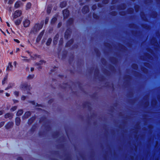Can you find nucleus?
Listing matches in <instances>:
<instances>
[{"mask_svg":"<svg viewBox=\"0 0 160 160\" xmlns=\"http://www.w3.org/2000/svg\"><path fill=\"white\" fill-rule=\"evenodd\" d=\"M43 25V23L41 24H36L32 28L31 31V33L36 34L42 27Z\"/></svg>","mask_w":160,"mask_h":160,"instance_id":"nucleus-1","label":"nucleus"},{"mask_svg":"<svg viewBox=\"0 0 160 160\" xmlns=\"http://www.w3.org/2000/svg\"><path fill=\"white\" fill-rule=\"evenodd\" d=\"M19 87L21 89L24 91L29 90L31 88L30 85L25 82L21 83Z\"/></svg>","mask_w":160,"mask_h":160,"instance_id":"nucleus-2","label":"nucleus"},{"mask_svg":"<svg viewBox=\"0 0 160 160\" xmlns=\"http://www.w3.org/2000/svg\"><path fill=\"white\" fill-rule=\"evenodd\" d=\"M22 14V12L20 10H16L13 14V18L14 19L16 18L20 17Z\"/></svg>","mask_w":160,"mask_h":160,"instance_id":"nucleus-3","label":"nucleus"},{"mask_svg":"<svg viewBox=\"0 0 160 160\" xmlns=\"http://www.w3.org/2000/svg\"><path fill=\"white\" fill-rule=\"evenodd\" d=\"M13 122H9L5 124V127L6 129H9L13 127Z\"/></svg>","mask_w":160,"mask_h":160,"instance_id":"nucleus-4","label":"nucleus"},{"mask_svg":"<svg viewBox=\"0 0 160 160\" xmlns=\"http://www.w3.org/2000/svg\"><path fill=\"white\" fill-rule=\"evenodd\" d=\"M23 25L25 27H28L30 25V21L29 20L25 19L23 22Z\"/></svg>","mask_w":160,"mask_h":160,"instance_id":"nucleus-5","label":"nucleus"},{"mask_svg":"<svg viewBox=\"0 0 160 160\" xmlns=\"http://www.w3.org/2000/svg\"><path fill=\"white\" fill-rule=\"evenodd\" d=\"M22 5V2L20 1H18L15 3L14 7L16 8H18Z\"/></svg>","mask_w":160,"mask_h":160,"instance_id":"nucleus-6","label":"nucleus"},{"mask_svg":"<svg viewBox=\"0 0 160 160\" xmlns=\"http://www.w3.org/2000/svg\"><path fill=\"white\" fill-rule=\"evenodd\" d=\"M12 68L13 66L12 65L11 63L9 62V63L8 66L7 67L6 71H11L12 69Z\"/></svg>","mask_w":160,"mask_h":160,"instance_id":"nucleus-7","label":"nucleus"},{"mask_svg":"<svg viewBox=\"0 0 160 160\" xmlns=\"http://www.w3.org/2000/svg\"><path fill=\"white\" fill-rule=\"evenodd\" d=\"M69 11L67 9L63 11V15L64 18H67L69 15Z\"/></svg>","mask_w":160,"mask_h":160,"instance_id":"nucleus-8","label":"nucleus"},{"mask_svg":"<svg viewBox=\"0 0 160 160\" xmlns=\"http://www.w3.org/2000/svg\"><path fill=\"white\" fill-rule=\"evenodd\" d=\"M89 11L88 7L87 6H85L82 9V12L84 13H86L88 12Z\"/></svg>","mask_w":160,"mask_h":160,"instance_id":"nucleus-9","label":"nucleus"},{"mask_svg":"<svg viewBox=\"0 0 160 160\" xmlns=\"http://www.w3.org/2000/svg\"><path fill=\"white\" fill-rule=\"evenodd\" d=\"M13 116L12 114L10 113H8L5 115L4 117L5 118H9L11 119L12 118Z\"/></svg>","mask_w":160,"mask_h":160,"instance_id":"nucleus-10","label":"nucleus"},{"mask_svg":"<svg viewBox=\"0 0 160 160\" xmlns=\"http://www.w3.org/2000/svg\"><path fill=\"white\" fill-rule=\"evenodd\" d=\"M59 37V35L58 34H57L54 38L53 43L54 44H56L57 42V40Z\"/></svg>","mask_w":160,"mask_h":160,"instance_id":"nucleus-11","label":"nucleus"},{"mask_svg":"<svg viewBox=\"0 0 160 160\" xmlns=\"http://www.w3.org/2000/svg\"><path fill=\"white\" fill-rule=\"evenodd\" d=\"M20 119L19 118L17 117L16 119V124L17 125H19L20 122Z\"/></svg>","mask_w":160,"mask_h":160,"instance_id":"nucleus-12","label":"nucleus"},{"mask_svg":"<svg viewBox=\"0 0 160 160\" xmlns=\"http://www.w3.org/2000/svg\"><path fill=\"white\" fill-rule=\"evenodd\" d=\"M21 19L16 20L15 22V24L17 25H19L21 23Z\"/></svg>","mask_w":160,"mask_h":160,"instance_id":"nucleus-13","label":"nucleus"},{"mask_svg":"<svg viewBox=\"0 0 160 160\" xmlns=\"http://www.w3.org/2000/svg\"><path fill=\"white\" fill-rule=\"evenodd\" d=\"M43 34H44V32H41L40 33L39 35V36L38 37L37 39L38 40H40L41 39L42 36H43Z\"/></svg>","mask_w":160,"mask_h":160,"instance_id":"nucleus-14","label":"nucleus"},{"mask_svg":"<svg viewBox=\"0 0 160 160\" xmlns=\"http://www.w3.org/2000/svg\"><path fill=\"white\" fill-rule=\"evenodd\" d=\"M23 113V111L22 110H20L18 112L17 115L18 116H20Z\"/></svg>","mask_w":160,"mask_h":160,"instance_id":"nucleus-15","label":"nucleus"},{"mask_svg":"<svg viewBox=\"0 0 160 160\" xmlns=\"http://www.w3.org/2000/svg\"><path fill=\"white\" fill-rule=\"evenodd\" d=\"M31 6V3L30 2H28L27 3L26 6V9H28L30 8Z\"/></svg>","mask_w":160,"mask_h":160,"instance_id":"nucleus-16","label":"nucleus"},{"mask_svg":"<svg viewBox=\"0 0 160 160\" xmlns=\"http://www.w3.org/2000/svg\"><path fill=\"white\" fill-rule=\"evenodd\" d=\"M66 6V2H61L60 4V6L62 8L65 7Z\"/></svg>","mask_w":160,"mask_h":160,"instance_id":"nucleus-17","label":"nucleus"},{"mask_svg":"<svg viewBox=\"0 0 160 160\" xmlns=\"http://www.w3.org/2000/svg\"><path fill=\"white\" fill-rule=\"evenodd\" d=\"M45 63V62L44 61L41 60L39 61V62L36 63V64L37 65H41Z\"/></svg>","mask_w":160,"mask_h":160,"instance_id":"nucleus-18","label":"nucleus"},{"mask_svg":"<svg viewBox=\"0 0 160 160\" xmlns=\"http://www.w3.org/2000/svg\"><path fill=\"white\" fill-rule=\"evenodd\" d=\"M52 39L50 38H49L47 40V41L46 43V45L48 46L52 42Z\"/></svg>","mask_w":160,"mask_h":160,"instance_id":"nucleus-19","label":"nucleus"},{"mask_svg":"<svg viewBox=\"0 0 160 160\" xmlns=\"http://www.w3.org/2000/svg\"><path fill=\"white\" fill-rule=\"evenodd\" d=\"M30 112H27L25 113V114H24V117L25 118H27L28 116H30Z\"/></svg>","mask_w":160,"mask_h":160,"instance_id":"nucleus-20","label":"nucleus"},{"mask_svg":"<svg viewBox=\"0 0 160 160\" xmlns=\"http://www.w3.org/2000/svg\"><path fill=\"white\" fill-rule=\"evenodd\" d=\"M52 9L51 7H48L47 9V12L48 13H49L51 12Z\"/></svg>","mask_w":160,"mask_h":160,"instance_id":"nucleus-21","label":"nucleus"},{"mask_svg":"<svg viewBox=\"0 0 160 160\" xmlns=\"http://www.w3.org/2000/svg\"><path fill=\"white\" fill-rule=\"evenodd\" d=\"M34 76L33 74L30 75L27 78L29 79H31L34 78Z\"/></svg>","mask_w":160,"mask_h":160,"instance_id":"nucleus-22","label":"nucleus"},{"mask_svg":"<svg viewBox=\"0 0 160 160\" xmlns=\"http://www.w3.org/2000/svg\"><path fill=\"white\" fill-rule=\"evenodd\" d=\"M57 20V18H53L52 20L51 23L52 24L54 23Z\"/></svg>","mask_w":160,"mask_h":160,"instance_id":"nucleus-23","label":"nucleus"},{"mask_svg":"<svg viewBox=\"0 0 160 160\" xmlns=\"http://www.w3.org/2000/svg\"><path fill=\"white\" fill-rule=\"evenodd\" d=\"M17 108V106H14L11 109V111H14L15 110H16Z\"/></svg>","mask_w":160,"mask_h":160,"instance_id":"nucleus-24","label":"nucleus"},{"mask_svg":"<svg viewBox=\"0 0 160 160\" xmlns=\"http://www.w3.org/2000/svg\"><path fill=\"white\" fill-rule=\"evenodd\" d=\"M7 76H6L4 78L3 80L2 81V84H4L5 83L4 81H6L7 79Z\"/></svg>","mask_w":160,"mask_h":160,"instance_id":"nucleus-25","label":"nucleus"},{"mask_svg":"<svg viewBox=\"0 0 160 160\" xmlns=\"http://www.w3.org/2000/svg\"><path fill=\"white\" fill-rule=\"evenodd\" d=\"M5 122H0V128L2 127L4 124Z\"/></svg>","mask_w":160,"mask_h":160,"instance_id":"nucleus-26","label":"nucleus"},{"mask_svg":"<svg viewBox=\"0 0 160 160\" xmlns=\"http://www.w3.org/2000/svg\"><path fill=\"white\" fill-rule=\"evenodd\" d=\"M19 92L18 91H15L14 92V94L16 96H18L19 95Z\"/></svg>","mask_w":160,"mask_h":160,"instance_id":"nucleus-27","label":"nucleus"},{"mask_svg":"<svg viewBox=\"0 0 160 160\" xmlns=\"http://www.w3.org/2000/svg\"><path fill=\"white\" fill-rule=\"evenodd\" d=\"M48 18H46L45 20V24H47V23H48Z\"/></svg>","mask_w":160,"mask_h":160,"instance_id":"nucleus-28","label":"nucleus"},{"mask_svg":"<svg viewBox=\"0 0 160 160\" xmlns=\"http://www.w3.org/2000/svg\"><path fill=\"white\" fill-rule=\"evenodd\" d=\"M26 97L24 96H22L21 97V99L22 100H24L26 99Z\"/></svg>","mask_w":160,"mask_h":160,"instance_id":"nucleus-29","label":"nucleus"},{"mask_svg":"<svg viewBox=\"0 0 160 160\" xmlns=\"http://www.w3.org/2000/svg\"><path fill=\"white\" fill-rule=\"evenodd\" d=\"M23 60L27 62H29L30 61V59H23Z\"/></svg>","mask_w":160,"mask_h":160,"instance_id":"nucleus-30","label":"nucleus"},{"mask_svg":"<svg viewBox=\"0 0 160 160\" xmlns=\"http://www.w3.org/2000/svg\"><path fill=\"white\" fill-rule=\"evenodd\" d=\"M13 86V85L12 84V86H8L6 89H5V90H7L9 89L10 88H11L12 86Z\"/></svg>","mask_w":160,"mask_h":160,"instance_id":"nucleus-31","label":"nucleus"},{"mask_svg":"<svg viewBox=\"0 0 160 160\" xmlns=\"http://www.w3.org/2000/svg\"><path fill=\"white\" fill-rule=\"evenodd\" d=\"M14 41L16 42H17V43H19L20 42V41H19V40L18 39H14Z\"/></svg>","mask_w":160,"mask_h":160,"instance_id":"nucleus-32","label":"nucleus"},{"mask_svg":"<svg viewBox=\"0 0 160 160\" xmlns=\"http://www.w3.org/2000/svg\"><path fill=\"white\" fill-rule=\"evenodd\" d=\"M96 8V5H93L92 6V8L93 10H95Z\"/></svg>","mask_w":160,"mask_h":160,"instance_id":"nucleus-33","label":"nucleus"},{"mask_svg":"<svg viewBox=\"0 0 160 160\" xmlns=\"http://www.w3.org/2000/svg\"><path fill=\"white\" fill-rule=\"evenodd\" d=\"M3 111H0V115H1L3 114Z\"/></svg>","mask_w":160,"mask_h":160,"instance_id":"nucleus-34","label":"nucleus"},{"mask_svg":"<svg viewBox=\"0 0 160 160\" xmlns=\"http://www.w3.org/2000/svg\"><path fill=\"white\" fill-rule=\"evenodd\" d=\"M32 102V104H33V105H38L37 103H36V104L35 103V102Z\"/></svg>","mask_w":160,"mask_h":160,"instance_id":"nucleus-35","label":"nucleus"},{"mask_svg":"<svg viewBox=\"0 0 160 160\" xmlns=\"http://www.w3.org/2000/svg\"><path fill=\"white\" fill-rule=\"evenodd\" d=\"M8 3L9 4H12V1L11 0H9L8 1Z\"/></svg>","mask_w":160,"mask_h":160,"instance_id":"nucleus-36","label":"nucleus"},{"mask_svg":"<svg viewBox=\"0 0 160 160\" xmlns=\"http://www.w3.org/2000/svg\"><path fill=\"white\" fill-rule=\"evenodd\" d=\"M6 95L7 97H9V96H10V94H9L8 93H6Z\"/></svg>","mask_w":160,"mask_h":160,"instance_id":"nucleus-37","label":"nucleus"},{"mask_svg":"<svg viewBox=\"0 0 160 160\" xmlns=\"http://www.w3.org/2000/svg\"><path fill=\"white\" fill-rule=\"evenodd\" d=\"M34 70V68H31V72H32Z\"/></svg>","mask_w":160,"mask_h":160,"instance_id":"nucleus-38","label":"nucleus"},{"mask_svg":"<svg viewBox=\"0 0 160 160\" xmlns=\"http://www.w3.org/2000/svg\"><path fill=\"white\" fill-rule=\"evenodd\" d=\"M13 101L14 103H17L18 102V101L17 100H14Z\"/></svg>","mask_w":160,"mask_h":160,"instance_id":"nucleus-39","label":"nucleus"},{"mask_svg":"<svg viewBox=\"0 0 160 160\" xmlns=\"http://www.w3.org/2000/svg\"><path fill=\"white\" fill-rule=\"evenodd\" d=\"M17 160H22V158H18Z\"/></svg>","mask_w":160,"mask_h":160,"instance_id":"nucleus-40","label":"nucleus"},{"mask_svg":"<svg viewBox=\"0 0 160 160\" xmlns=\"http://www.w3.org/2000/svg\"><path fill=\"white\" fill-rule=\"evenodd\" d=\"M13 64H14V66H16V64H17V63H16V62H14L13 63Z\"/></svg>","mask_w":160,"mask_h":160,"instance_id":"nucleus-41","label":"nucleus"},{"mask_svg":"<svg viewBox=\"0 0 160 160\" xmlns=\"http://www.w3.org/2000/svg\"><path fill=\"white\" fill-rule=\"evenodd\" d=\"M7 24L8 27H9L10 26V24L8 22H7Z\"/></svg>","mask_w":160,"mask_h":160,"instance_id":"nucleus-42","label":"nucleus"},{"mask_svg":"<svg viewBox=\"0 0 160 160\" xmlns=\"http://www.w3.org/2000/svg\"><path fill=\"white\" fill-rule=\"evenodd\" d=\"M19 50H20V49H19V48H17L16 49V51L17 52L18 51H19Z\"/></svg>","mask_w":160,"mask_h":160,"instance_id":"nucleus-43","label":"nucleus"},{"mask_svg":"<svg viewBox=\"0 0 160 160\" xmlns=\"http://www.w3.org/2000/svg\"><path fill=\"white\" fill-rule=\"evenodd\" d=\"M60 42H61V44H62V39H61V40H60Z\"/></svg>","mask_w":160,"mask_h":160,"instance_id":"nucleus-44","label":"nucleus"},{"mask_svg":"<svg viewBox=\"0 0 160 160\" xmlns=\"http://www.w3.org/2000/svg\"><path fill=\"white\" fill-rule=\"evenodd\" d=\"M27 52H28V54H30V55H31V54H30V53L28 51H27Z\"/></svg>","mask_w":160,"mask_h":160,"instance_id":"nucleus-45","label":"nucleus"},{"mask_svg":"<svg viewBox=\"0 0 160 160\" xmlns=\"http://www.w3.org/2000/svg\"><path fill=\"white\" fill-rule=\"evenodd\" d=\"M31 58L32 59H33V58H33L32 56H31Z\"/></svg>","mask_w":160,"mask_h":160,"instance_id":"nucleus-46","label":"nucleus"},{"mask_svg":"<svg viewBox=\"0 0 160 160\" xmlns=\"http://www.w3.org/2000/svg\"><path fill=\"white\" fill-rule=\"evenodd\" d=\"M3 92V91H0V92Z\"/></svg>","mask_w":160,"mask_h":160,"instance_id":"nucleus-47","label":"nucleus"},{"mask_svg":"<svg viewBox=\"0 0 160 160\" xmlns=\"http://www.w3.org/2000/svg\"><path fill=\"white\" fill-rule=\"evenodd\" d=\"M66 34H67V32H66L65 33V37H66Z\"/></svg>","mask_w":160,"mask_h":160,"instance_id":"nucleus-48","label":"nucleus"},{"mask_svg":"<svg viewBox=\"0 0 160 160\" xmlns=\"http://www.w3.org/2000/svg\"><path fill=\"white\" fill-rule=\"evenodd\" d=\"M4 1L5 2H7V1L8 0H4Z\"/></svg>","mask_w":160,"mask_h":160,"instance_id":"nucleus-49","label":"nucleus"},{"mask_svg":"<svg viewBox=\"0 0 160 160\" xmlns=\"http://www.w3.org/2000/svg\"><path fill=\"white\" fill-rule=\"evenodd\" d=\"M6 42H8V41L7 40H6Z\"/></svg>","mask_w":160,"mask_h":160,"instance_id":"nucleus-50","label":"nucleus"},{"mask_svg":"<svg viewBox=\"0 0 160 160\" xmlns=\"http://www.w3.org/2000/svg\"><path fill=\"white\" fill-rule=\"evenodd\" d=\"M2 71L1 70H0V73H1L2 72Z\"/></svg>","mask_w":160,"mask_h":160,"instance_id":"nucleus-51","label":"nucleus"},{"mask_svg":"<svg viewBox=\"0 0 160 160\" xmlns=\"http://www.w3.org/2000/svg\"><path fill=\"white\" fill-rule=\"evenodd\" d=\"M22 58H26V57H23V56H22Z\"/></svg>","mask_w":160,"mask_h":160,"instance_id":"nucleus-52","label":"nucleus"},{"mask_svg":"<svg viewBox=\"0 0 160 160\" xmlns=\"http://www.w3.org/2000/svg\"><path fill=\"white\" fill-rule=\"evenodd\" d=\"M22 1H26V0H22Z\"/></svg>","mask_w":160,"mask_h":160,"instance_id":"nucleus-53","label":"nucleus"},{"mask_svg":"<svg viewBox=\"0 0 160 160\" xmlns=\"http://www.w3.org/2000/svg\"><path fill=\"white\" fill-rule=\"evenodd\" d=\"M2 33H3L4 34V32L2 31Z\"/></svg>","mask_w":160,"mask_h":160,"instance_id":"nucleus-54","label":"nucleus"},{"mask_svg":"<svg viewBox=\"0 0 160 160\" xmlns=\"http://www.w3.org/2000/svg\"><path fill=\"white\" fill-rule=\"evenodd\" d=\"M0 19L1 21V18L0 17Z\"/></svg>","mask_w":160,"mask_h":160,"instance_id":"nucleus-55","label":"nucleus"},{"mask_svg":"<svg viewBox=\"0 0 160 160\" xmlns=\"http://www.w3.org/2000/svg\"><path fill=\"white\" fill-rule=\"evenodd\" d=\"M94 18H96L95 17V16H94Z\"/></svg>","mask_w":160,"mask_h":160,"instance_id":"nucleus-56","label":"nucleus"},{"mask_svg":"<svg viewBox=\"0 0 160 160\" xmlns=\"http://www.w3.org/2000/svg\"><path fill=\"white\" fill-rule=\"evenodd\" d=\"M35 57L36 56V55H35Z\"/></svg>","mask_w":160,"mask_h":160,"instance_id":"nucleus-57","label":"nucleus"},{"mask_svg":"<svg viewBox=\"0 0 160 160\" xmlns=\"http://www.w3.org/2000/svg\"><path fill=\"white\" fill-rule=\"evenodd\" d=\"M12 52H11V54H12Z\"/></svg>","mask_w":160,"mask_h":160,"instance_id":"nucleus-58","label":"nucleus"}]
</instances>
